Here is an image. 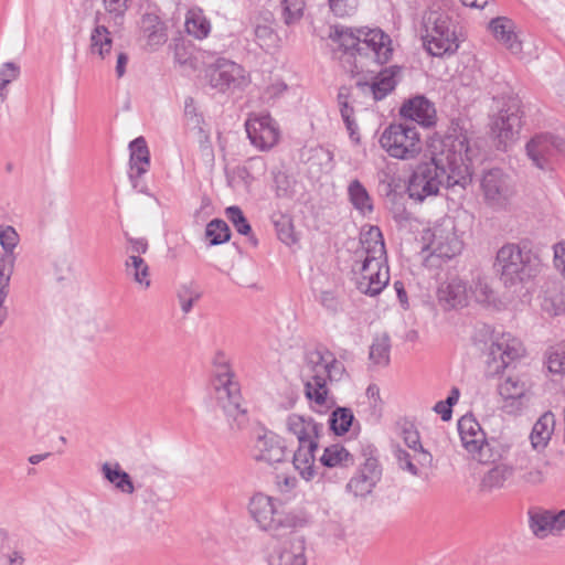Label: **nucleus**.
Returning a JSON list of instances; mask_svg holds the SVG:
<instances>
[{
	"label": "nucleus",
	"instance_id": "1",
	"mask_svg": "<svg viewBox=\"0 0 565 565\" xmlns=\"http://www.w3.org/2000/svg\"><path fill=\"white\" fill-rule=\"evenodd\" d=\"M430 146L429 161L415 168L406 188L408 196L419 203L438 195L441 188L466 189L471 183V172L460 153L452 147L438 149L436 143Z\"/></svg>",
	"mask_w": 565,
	"mask_h": 565
},
{
	"label": "nucleus",
	"instance_id": "2",
	"mask_svg": "<svg viewBox=\"0 0 565 565\" xmlns=\"http://www.w3.org/2000/svg\"><path fill=\"white\" fill-rule=\"evenodd\" d=\"M345 375L343 363L326 347H318L306 353L301 376L307 398L316 404L326 403L328 383L340 382Z\"/></svg>",
	"mask_w": 565,
	"mask_h": 565
},
{
	"label": "nucleus",
	"instance_id": "3",
	"mask_svg": "<svg viewBox=\"0 0 565 565\" xmlns=\"http://www.w3.org/2000/svg\"><path fill=\"white\" fill-rule=\"evenodd\" d=\"M213 365L217 405L225 413L232 429H243L248 423L247 411L242 407L241 386L231 370L228 359L223 352H217L213 358Z\"/></svg>",
	"mask_w": 565,
	"mask_h": 565
},
{
	"label": "nucleus",
	"instance_id": "4",
	"mask_svg": "<svg viewBox=\"0 0 565 565\" xmlns=\"http://www.w3.org/2000/svg\"><path fill=\"white\" fill-rule=\"evenodd\" d=\"M492 96L491 132L498 141H510L521 129V102L508 84L494 82L487 88Z\"/></svg>",
	"mask_w": 565,
	"mask_h": 565
},
{
	"label": "nucleus",
	"instance_id": "5",
	"mask_svg": "<svg viewBox=\"0 0 565 565\" xmlns=\"http://www.w3.org/2000/svg\"><path fill=\"white\" fill-rule=\"evenodd\" d=\"M249 512L259 529L269 532L275 537L292 533L298 523V518L286 512L279 500L263 493L252 497Z\"/></svg>",
	"mask_w": 565,
	"mask_h": 565
},
{
	"label": "nucleus",
	"instance_id": "6",
	"mask_svg": "<svg viewBox=\"0 0 565 565\" xmlns=\"http://www.w3.org/2000/svg\"><path fill=\"white\" fill-rule=\"evenodd\" d=\"M423 42L426 51L437 57L458 51L459 40L451 18L439 11H430L424 19Z\"/></svg>",
	"mask_w": 565,
	"mask_h": 565
},
{
	"label": "nucleus",
	"instance_id": "7",
	"mask_svg": "<svg viewBox=\"0 0 565 565\" xmlns=\"http://www.w3.org/2000/svg\"><path fill=\"white\" fill-rule=\"evenodd\" d=\"M495 266L505 286L529 280L534 275L530 250H523L516 244H505L497 253Z\"/></svg>",
	"mask_w": 565,
	"mask_h": 565
},
{
	"label": "nucleus",
	"instance_id": "8",
	"mask_svg": "<svg viewBox=\"0 0 565 565\" xmlns=\"http://www.w3.org/2000/svg\"><path fill=\"white\" fill-rule=\"evenodd\" d=\"M206 77L210 87L223 94L242 90L249 84L245 68L224 57L217 58L207 67Z\"/></svg>",
	"mask_w": 565,
	"mask_h": 565
},
{
	"label": "nucleus",
	"instance_id": "9",
	"mask_svg": "<svg viewBox=\"0 0 565 565\" xmlns=\"http://www.w3.org/2000/svg\"><path fill=\"white\" fill-rule=\"evenodd\" d=\"M522 343L510 333L497 338L489 348L487 358V376H497L523 355Z\"/></svg>",
	"mask_w": 565,
	"mask_h": 565
},
{
	"label": "nucleus",
	"instance_id": "10",
	"mask_svg": "<svg viewBox=\"0 0 565 565\" xmlns=\"http://www.w3.org/2000/svg\"><path fill=\"white\" fill-rule=\"evenodd\" d=\"M458 431L463 448L479 462L495 461L499 457L492 452L491 444L486 439L480 424L473 417L462 416L458 420Z\"/></svg>",
	"mask_w": 565,
	"mask_h": 565
},
{
	"label": "nucleus",
	"instance_id": "11",
	"mask_svg": "<svg viewBox=\"0 0 565 565\" xmlns=\"http://www.w3.org/2000/svg\"><path fill=\"white\" fill-rule=\"evenodd\" d=\"M480 185L486 203L495 209L504 207L515 193L511 178L499 168L486 171Z\"/></svg>",
	"mask_w": 565,
	"mask_h": 565
},
{
	"label": "nucleus",
	"instance_id": "12",
	"mask_svg": "<svg viewBox=\"0 0 565 565\" xmlns=\"http://www.w3.org/2000/svg\"><path fill=\"white\" fill-rule=\"evenodd\" d=\"M360 46L358 55L373 58L380 65L390 62L393 55V43L388 34L379 28H360Z\"/></svg>",
	"mask_w": 565,
	"mask_h": 565
},
{
	"label": "nucleus",
	"instance_id": "13",
	"mask_svg": "<svg viewBox=\"0 0 565 565\" xmlns=\"http://www.w3.org/2000/svg\"><path fill=\"white\" fill-rule=\"evenodd\" d=\"M360 264V277L356 288L364 295H379L390 281V273L386 260L362 259Z\"/></svg>",
	"mask_w": 565,
	"mask_h": 565
},
{
	"label": "nucleus",
	"instance_id": "14",
	"mask_svg": "<svg viewBox=\"0 0 565 565\" xmlns=\"http://www.w3.org/2000/svg\"><path fill=\"white\" fill-rule=\"evenodd\" d=\"M381 477L382 468L377 458L367 457L363 463L359 465L356 472L347 483L345 490L354 498H365L372 493Z\"/></svg>",
	"mask_w": 565,
	"mask_h": 565
},
{
	"label": "nucleus",
	"instance_id": "15",
	"mask_svg": "<svg viewBox=\"0 0 565 565\" xmlns=\"http://www.w3.org/2000/svg\"><path fill=\"white\" fill-rule=\"evenodd\" d=\"M284 542L278 543L268 555L269 565H306V542L302 535L290 533Z\"/></svg>",
	"mask_w": 565,
	"mask_h": 565
},
{
	"label": "nucleus",
	"instance_id": "16",
	"mask_svg": "<svg viewBox=\"0 0 565 565\" xmlns=\"http://www.w3.org/2000/svg\"><path fill=\"white\" fill-rule=\"evenodd\" d=\"M286 457L287 446L282 437L273 431H264L256 437L253 447V458L256 461L273 466L285 461Z\"/></svg>",
	"mask_w": 565,
	"mask_h": 565
},
{
	"label": "nucleus",
	"instance_id": "17",
	"mask_svg": "<svg viewBox=\"0 0 565 565\" xmlns=\"http://www.w3.org/2000/svg\"><path fill=\"white\" fill-rule=\"evenodd\" d=\"M399 115L423 128H431L437 122L435 104L424 95L411 97L402 104Z\"/></svg>",
	"mask_w": 565,
	"mask_h": 565
},
{
	"label": "nucleus",
	"instance_id": "18",
	"mask_svg": "<svg viewBox=\"0 0 565 565\" xmlns=\"http://www.w3.org/2000/svg\"><path fill=\"white\" fill-rule=\"evenodd\" d=\"M470 288L459 277L448 278L437 289V300L445 310L459 309L468 306Z\"/></svg>",
	"mask_w": 565,
	"mask_h": 565
},
{
	"label": "nucleus",
	"instance_id": "19",
	"mask_svg": "<svg viewBox=\"0 0 565 565\" xmlns=\"http://www.w3.org/2000/svg\"><path fill=\"white\" fill-rule=\"evenodd\" d=\"M249 141H278L279 127L268 113L255 114L245 121Z\"/></svg>",
	"mask_w": 565,
	"mask_h": 565
},
{
	"label": "nucleus",
	"instance_id": "20",
	"mask_svg": "<svg viewBox=\"0 0 565 565\" xmlns=\"http://www.w3.org/2000/svg\"><path fill=\"white\" fill-rule=\"evenodd\" d=\"M162 476L163 471L153 463H142L137 467L135 488L146 503L156 504L159 501V493L152 479Z\"/></svg>",
	"mask_w": 565,
	"mask_h": 565
},
{
	"label": "nucleus",
	"instance_id": "21",
	"mask_svg": "<svg viewBox=\"0 0 565 565\" xmlns=\"http://www.w3.org/2000/svg\"><path fill=\"white\" fill-rule=\"evenodd\" d=\"M431 245L437 256L447 259H451L462 250V242L454 232V226L449 228L435 226L433 230Z\"/></svg>",
	"mask_w": 565,
	"mask_h": 565
},
{
	"label": "nucleus",
	"instance_id": "22",
	"mask_svg": "<svg viewBox=\"0 0 565 565\" xmlns=\"http://www.w3.org/2000/svg\"><path fill=\"white\" fill-rule=\"evenodd\" d=\"M489 28L502 45H504L512 54H519L522 51V43L515 32L514 22L505 17H498L490 21Z\"/></svg>",
	"mask_w": 565,
	"mask_h": 565
},
{
	"label": "nucleus",
	"instance_id": "23",
	"mask_svg": "<svg viewBox=\"0 0 565 565\" xmlns=\"http://www.w3.org/2000/svg\"><path fill=\"white\" fill-rule=\"evenodd\" d=\"M18 243L19 234L12 226H6L0 232V245L4 250L0 256V279L11 280L17 259L14 248Z\"/></svg>",
	"mask_w": 565,
	"mask_h": 565
},
{
	"label": "nucleus",
	"instance_id": "24",
	"mask_svg": "<svg viewBox=\"0 0 565 565\" xmlns=\"http://www.w3.org/2000/svg\"><path fill=\"white\" fill-rule=\"evenodd\" d=\"M287 429L295 435L299 445L318 441L322 425L318 424L311 417L298 414H290L286 420Z\"/></svg>",
	"mask_w": 565,
	"mask_h": 565
},
{
	"label": "nucleus",
	"instance_id": "25",
	"mask_svg": "<svg viewBox=\"0 0 565 565\" xmlns=\"http://www.w3.org/2000/svg\"><path fill=\"white\" fill-rule=\"evenodd\" d=\"M565 143H525L526 154L532 163L543 170H551L559 152H565Z\"/></svg>",
	"mask_w": 565,
	"mask_h": 565
},
{
	"label": "nucleus",
	"instance_id": "26",
	"mask_svg": "<svg viewBox=\"0 0 565 565\" xmlns=\"http://www.w3.org/2000/svg\"><path fill=\"white\" fill-rule=\"evenodd\" d=\"M529 527L536 539L559 535L554 522L553 510L532 508L527 511Z\"/></svg>",
	"mask_w": 565,
	"mask_h": 565
},
{
	"label": "nucleus",
	"instance_id": "27",
	"mask_svg": "<svg viewBox=\"0 0 565 565\" xmlns=\"http://www.w3.org/2000/svg\"><path fill=\"white\" fill-rule=\"evenodd\" d=\"M140 29L150 50L158 49L168 39L164 23L154 13H145L141 17Z\"/></svg>",
	"mask_w": 565,
	"mask_h": 565
},
{
	"label": "nucleus",
	"instance_id": "28",
	"mask_svg": "<svg viewBox=\"0 0 565 565\" xmlns=\"http://www.w3.org/2000/svg\"><path fill=\"white\" fill-rule=\"evenodd\" d=\"M318 449V441H310L309 444L299 445L292 457V465L299 472L301 478L310 481L316 476L315 452Z\"/></svg>",
	"mask_w": 565,
	"mask_h": 565
},
{
	"label": "nucleus",
	"instance_id": "29",
	"mask_svg": "<svg viewBox=\"0 0 565 565\" xmlns=\"http://www.w3.org/2000/svg\"><path fill=\"white\" fill-rule=\"evenodd\" d=\"M541 307L550 316H559L565 312V287L561 281L546 284Z\"/></svg>",
	"mask_w": 565,
	"mask_h": 565
},
{
	"label": "nucleus",
	"instance_id": "30",
	"mask_svg": "<svg viewBox=\"0 0 565 565\" xmlns=\"http://www.w3.org/2000/svg\"><path fill=\"white\" fill-rule=\"evenodd\" d=\"M363 259L387 260L384 238L377 226H371L361 238Z\"/></svg>",
	"mask_w": 565,
	"mask_h": 565
},
{
	"label": "nucleus",
	"instance_id": "31",
	"mask_svg": "<svg viewBox=\"0 0 565 565\" xmlns=\"http://www.w3.org/2000/svg\"><path fill=\"white\" fill-rule=\"evenodd\" d=\"M184 28L190 36L202 41L210 35L212 23L201 8L192 7L185 13Z\"/></svg>",
	"mask_w": 565,
	"mask_h": 565
},
{
	"label": "nucleus",
	"instance_id": "32",
	"mask_svg": "<svg viewBox=\"0 0 565 565\" xmlns=\"http://www.w3.org/2000/svg\"><path fill=\"white\" fill-rule=\"evenodd\" d=\"M555 418L552 412L544 413L534 424L530 434L533 449L541 451L546 448L554 433Z\"/></svg>",
	"mask_w": 565,
	"mask_h": 565
},
{
	"label": "nucleus",
	"instance_id": "33",
	"mask_svg": "<svg viewBox=\"0 0 565 565\" xmlns=\"http://www.w3.org/2000/svg\"><path fill=\"white\" fill-rule=\"evenodd\" d=\"M130 180L137 188V179L145 174L150 167V151L147 143H129Z\"/></svg>",
	"mask_w": 565,
	"mask_h": 565
},
{
	"label": "nucleus",
	"instance_id": "34",
	"mask_svg": "<svg viewBox=\"0 0 565 565\" xmlns=\"http://www.w3.org/2000/svg\"><path fill=\"white\" fill-rule=\"evenodd\" d=\"M515 473V469L511 465L498 463L491 467L480 481V489L486 492L502 489L505 482Z\"/></svg>",
	"mask_w": 565,
	"mask_h": 565
},
{
	"label": "nucleus",
	"instance_id": "35",
	"mask_svg": "<svg viewBox=\"0 0 565 565\" xmlns=\"http://www.w3.org/2000/svg\"><path fill=\"white\" fill-rule=\"evenodd\" d=\"M102 472L104 478L114 484V487L125 494H132L136 491L135 482L128 472L121 470L120 465L116 462L111 466L108 462H105L102 466Z\"/></svg>",
	"mask_w": 565,
	"mask_h": 565
},
{
	"label": "nucleus",
	"instance_id": "36",
	"mask_svg": "<svg viewBox=\"0 0 565 565\" xmlns=\"http://www.w3.org/2000/svg\"><path fill=\"white\" fill-rule=\"evenodd\" d=\"M518 472V481L524 486H539L545 481V471L542 467L533 465L527 457L518 459L513 466Z\"/></svg>",
	"mask_w": 565,
	"mask_h": 565
},
{
	"label": "nucleus",
	"instance_id": "37",
	"mask_svg": "<svg viewBox=\"0 0 565 565\" xmlns=\"http://www.w3.org/2000/svg\"><path fill=\"white\" fill-rule=\"evenodd\" d=\"M319 460L320 463L327 468H347L354 465L353 456L340 444L326 447Z\"/></svg>",
	"mask_w": 565,
	"mask_h": 565
},
{
	"label": "nucleus",
	"instance_id": "38",
	"mask_svg": "<svg viewBox=\"0 0 565 565\" xmlns=\"http://www.w3.org/2000/svg\"><path fill=\"white\" fill-rule=\"evenodd\" d=\"M89 52L105 60L111 51L113 38L109 30L105 25H96L89 36Z\"/></svg>",
	"mask_w": 565,
	"mask_h": 565
},
{
	"label": "nucleus",
	"instance_id": "39",
	"mask_svg": "<svg viewBox=\"0 0 565 565\" xmlns=\"http://www.w3.org/2000/svg\"><path fill=\"white\" fill-rule=\"evenodd\" d=\"M348 194L350 202L355 210L363 214L371 213L373 211L372 199L365 186L358 179L350 182L348 186Z\"/></svg>",
	"mask_w": 565,
	"mask_h": 565
},
{
	"label": "nucleus",
	"instance_id": "40",
	"mask_svg": "<svg viewBox=\"0 0 565 565\" xmlns=\"http://www.w3.org/2000/svg\"><path fill=\"white\" fill-rule=\"evenodd\" d=\"M375 100L384 99L396 86L395 73L391 70L381 72L371 84L365 83Z\"/></svg>",
	"mask_w": 565,
	"mask_h": 565
},
{
	"label": "nucleus",
	"instance_id": "41",
	"mask_svg": "<svg viewBox=\"0 0 565 565\" xmlns=\"http://www.w3.org/2000/svg\"><path fill=\"white\" fill-rule=\"evenodd\" d=\"M333 40L339 43L344 53L358 54L360 44V28H335Z\"/></svg>",
	"mask_w": 565,
	"mask_h": 565
},
{
	"label": "nucleus",
	"instance_id": "42",
	"mask_svg": "<svg viewBox=\"0 0 565 565\" xmlns=\"http://www.w3.org/2000/svg\"><path fill=\"white\" fill-rule=\"evenodd\" d=\"M271 223L275 226L277 236L280 242L290 246L297 242V237L294 232V224L290 216L281 212H275L270 216Z\"/></svg>",
	"mask_w": 565,
	"mask_h": 565
},
{
	"label": "nucleus",
	"instance_id": "43",
	"mask_svg": "<svg viewBox=\"0 0 565 565\" xmlns=\"http://www.w3.org/2000/svg\"><path fill=\"white\" fill-rule=\"evenodd\" d=\"M126 271L134 277V280L148 288L150 286L149 266L139 255H129L126 260Z\"/></svg>",
	"mask_w": 565,
	"mask_h": 565
},
{
	"label": "nucleus",
	"instance_id": "44",
	"mask_svg": "<svg viewBox=\"0 0 565 565\" xmlns=\"http://www.w3.org/2000/svg\"><path fill=\"white\" fill-rule=\"evenodd\" d=\"M436 146L438 149L452 147L457 153H460L462 161L467 163L471 173L473 162L483 159L479 143H436Z\"/></svg>",
	"mask_w": 565,
	"mask_h": 565
},
{
	"label": "nucleus",
	"instance_id": "45",
	"mask_svg": "<svg viewBox=\"0 0 565 565\" xmlns=\"http://www.w3.org/2000/svg\"><path fill=\"white\" fill-rule=\"evenodd\" d=\"M205 237L211 246L226 243L231 238V231L227 223L221 218L212 220L206 225Z\"/></svg>",
	"mask_w": 565,
	"mask_h": 565
},
{
	"label": "nucleus",
	"instance_id": "46",
	"mask_svg": "<svg viewBox=\"0 0 565 565\" xmlns=\"http://www.w3.org/2000/svg\"><path fill=\"white\" fill-rule=\"evenodd\" d=\"M184 118L186 120L188 127L198 131V139L201 140L202 138H207L203 129V116L198 111V107L192 97H186L184 100Z\"/></svg>",
	"mask_w": 565,
	"mask_h": 565
},
{
	"label": "nucleus",
	"instance_id": "47",
	"mask_svg": "<svg viewBox=\"0 0 565 565\" xmlns=\"http://www.w3.org/2000/svg\"><path fill=\"white\" fill-rule=\"evenodd\" d=\"M391 341L384 333L374 338L370 348V359L377 365L386 366L390 363Z\"/></svg>",
	"mask_w": 565,
	"mask_h": 565
},
{
	"label": "nucleus",
	"instance_id": "48",
	"mask_svg": "<svg viewBox=\"0 0 565 565\" xmlns=\"http://www.w3.org/2000/svg\"><path fill=\"white\" fill-rule=\"evenodd\" d=\"M354 416L350 408L338 407L329 418L330 428L338 436L344 435L349 431Z\"/></svg>",
	"mask_w": 565,
	"mask_h": 565
},
{
	"label": "nucleus",
	"instance_id": "49",
	"mask_svg": "<svg viewBox=\"0 0 565 565\" xmlns=\"http://www.w3.org/2000/svg\"><path fill=\"white\" fill-rule=\"evenodd\" d=\"M282 20L286 25L297 24L305 11V0H280Z\"/></svg>",
	"mask_w": 565,
	"mask_h": 565
},
{
	"label": "nucleus",
	"instance_id": "50",
	"mask_svg": "<svg viewBox=\"0 0 565 565\" xmlns=\"http://www.w3.org/2000/svg\"><path fill=\"white\" fill-rule=\"evenodd\" d=\"M498 392L505 402H514L523 397L525 393V383L516 377L508 376L504 382L499 384Z\"/></svg>",
	"mask_w": 565,
	"mask_h": 565
},
{
	"label": "nucleus",
	"instance_id": "51",
	"mask_svg": "<svg viewBox=\"0 0 565 565\" xmlns=\"http://www.w3.org/2000/svg\"><path fill=\"white\" fill-rule=\"evenodd\" d=\"M388 156L401 160L416 158L420 151V143H381Z\"/></svg>",
	"mask_w": 565,
	"mask_h": 565
},
{
	"label": "nucleus",
	"instance_id": "52",
	"mask_svg": "<svg viewBox=\"0 0 565 565\" xmlns=\"http://www.w3.org/2000/svg\"><path fill=\"white\" fill-rule=\"evenodd\" d=\"M546 365L551 373L565 374V347L557 344L547 349Z\"/></svg>",
	"mask_w": 565,
	"mask_h": 565
},
{
	"label": "nucleus",
	"instance_id": "53",
	"mask_svg": "<svg viewBox=\"0 0 565 565\" xmlns=\"http://www.w3.org/2000/svg\"><path fill=\"white\" fill-rule=\"evenodd\" d=\"M338 100L341 117L349 131L351 141H360V137L358 136V125L353 119V108L349 105L348 97L343 93H339Z\"/></svg>",
	"mask_w": 565,
	"mask_h": 565
},
{
	"label": "nucleus",
	"instance_id": "54",
	"mask_svg": "<svg viewBox=\"0 0 565 565\" xmlns=\"http://www.w3.org/2000/svg\"><path fill=\"white\" fill-rule=\"evenodd\" d=\"M458 81L465 87L473 89L483 88V76L481 70L476 64L463 66L458 74Z\"/></svg>",
	"mask_w": 565,
	"mask_h": 565
},
{
	"label": "nucleus",
	"instance_id": "55",
	"mask_svg": "<svg viewBox=\"0 0 565 565\" xmlns=\"http://www.w3.org/2000/svg\"><path fill=\"white\" fill-rule=\"evenodd\" d=\"M225 215L228 218V221L233 224L237 233L242 235L250 234L252 226L239 206L232 205L226 207Z\"/></svg>",
	"mask_w": 565,
	"mask_h": 565
},
{
	"label": "nucleus",
	"instance_id": "56",
	"mask_svg": "<svg viewBox=\"0 0 565 565\" xmlns=\"http://www.w3.org/2000/svg\"><path fill=\"white\" fill-rule=\"evenodd\" d=\"M200 297L201 291L193 282L181 286L178 291L180 306L184 313H189L191 311L193 303L200 299Z\"/></svg>",
	"mask_w": 565,
	"mask_h": 565
},
{
	"label": "nucleus",
	"instance_id": "57",
	"mask_svg": "<svg viewBox=\"0 0 565 565\" xmlns=\"http://www.w3.org/2000/svg\"><path fill=\"white\" fill-rule=\"evenodd\" d=\"M129 0H103L106 12L110 15L116 25H121Z\"/></svg>",
	"mask_w": 565,
	"mask_h": 565
},
{
	"label": "nucleus",
	"instance_id": "58",
	"mask_svg": "<svg viewBox=\"0 0 565 565\" xmlns=\"http://www.w3.org/2000/svg\"><path fill=\"white\" fill-rule=\"evenodd\" d=\"M401 435L406 446L412 450H417L422 446L419 433L413 423L405 420L401 425Z\"/></svg>",
	"mask_w": 565,
	"mask_h": 565
},
{
	"label": "nucleus",
	"instance_id": "59",
	"mask_svg": "<svg viewBox=\"0 0 565 565\" xmlns=\"http://www.w3.org/2000/svg\"><path fill=\"white\" fill-rule=\"evenodd\" d=\"M330 10L334 15L344 18L352 15L356 9L359 1L358 0H328Z\"/></svg>",
	"mask_w": 565,
	"mask_h": 565
},
{
	"label": "nucleus",
	"instance_id": "60",
	"mask_svg": "<svg viewBox=\"0 0 565 565\" xmlns=\"http://www.w3.org/2000/svg\"><path fill=\"white\" fill-rule=\"evenodd\" d=\"M388 132L391 136L395 137L394 141H398V136H403L406 141H420L416 128L411 124L392 125L388 128Z\"/></svg>",
	"mask_w": 565,
	"mask_h": 565
},
{
	"label": "nucleus",
	"instance_id": "61",
	"mask_svg": "<svg viewBox=\"0 0 565 565\" xmlns=\"http://www.w3.org/2000/svg\"><path fill=\"white\" fill-rule=\"evenodd\" d=\"M394 455L401 469L408 471L413 476H419V470L413 462L409 452L401 447H397L394 451Z\"/></svg>",
	"mask_w": 565,
	"mask_h": 565
},
{
	"label": "nucleus",
	"instance_id": "62",
	"mask_svg": "<svg viewBox=\"0 0 565 565\" xmlns=\"http://www.w3.org/2000/svg\"><path fill=\"white\" fill-rule=\"evenodd\" d=\"M447 141H469L467 130L460 119H454L446 132Z\"/></svg>",
	"mask_w": 565,
	"mask_h": 565
},
{
	"label": "nucleus",
	"instance_id": "63",
	"mask_svg": "<svg viewBox=\"0 0 565 565\" xmlns=\"http://www.w3.org/2000/svg\"><path fill=\"white\" fill-rule=\"evenodd\" d=\"M20 75V66L13 62L2 64L0 68V83L2 86H8L12 81L17 79Z\"/></svg>",
	"mask_w": 565,
	"mask_h": 565
},
{
	"label": "nucleus",
	"instance_id": "64",
	"mask_svg": "<svg viewBox=\"0 0 565 565\" xmlns=\"http://www.w3.org/2000/svg\"><path fill=\"white\" fill-rule=\"evenodd\" d=\"M254 33L260 47L270 46L276 39V34L268 25H257Z\"/></svg>",
	"mask_w": 565,
	"mask_h": 565
}]
</instances>
